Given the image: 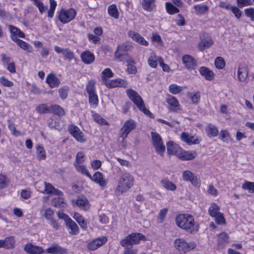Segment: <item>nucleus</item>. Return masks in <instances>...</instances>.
I'll list each match as a JSON object with an SVG mask.
<instances>
[{
    "label": "nucleus",
    "mask_w": 254,
    "mask_h": 254,
    "mask_svg": "<svg viewBox=\"0 0 254 254\" xmlns=\"http://www.w3.org/2000/svg\"><path fill=\"white\" fill-rule=\"evenodd\" d=\"M174 245L175 248L179 251L186 252L190 249L188 243L183 239H176L174 242Z\"/></svg>",
    "instance_id": "a211bd4d"
},
{
    "label": "nucleus",
    "mask_w": 254,
    "mask_h": 254,
    "mask_svg": "<svg viewBox=\"0 0 254 254\" xmlns=\"http://www.w3.org/2000/svg\"><path fill=\"white\" fill-rule=\"evenodd\" d=\"M133 182L134 178L129 173H124L118 180V185L115 190L116 194L120 195L127 191L133 186Z\"/></svg>",
    "instance_id": "f03ea898"
},
{
    "label": "nucleus",
    "mask_w": 254,
    "mask_h": 254,
    "mask_svg": "<svg viewBox=\"0 0 254 254\" xmlns=\"http://www.w3.org/2000/svg\"><path fill=\"white\" fill-rule=\"evenodd\" d=\"M136 122L131 119L127 120L121 129L120 137L125 139L127 137L129 133L135 128Z\"/></svg>",
    "instance_id": "423d86ee"
},
{
    "label": "nucleus",
    "mask_w": 254,
    "mask_h": 254,
    "mask_svg": "<svg viewBox=\"0 0 254 254\" xmlns=\"http://www.w3.org/2000/svg\"><path fill=\"white\" fill-rule=\"evenodd\" d=\"M24 250L26 252L30 254H42L44 252L41 247L34 246L30 243L26 244L24 247Z\"/></svg>",
    "instance_id": "2eb2a0df"
},
{
    "label": "nucleus",
    "mask_w": 254,
    "mask_h": 254,
    "mask_svg": "<svg viewBox=\"0 0 254 254\" xmlns=\"http://www.w3.org/2000/svg\"><path fill=\"white\" fill-rule=\"evenodd\" d=\"M220 207L215 203H212L208 209L210 216L215 218V220L218 224L225 223V219L223 214L220 212Z\"/></svg>",
    "instance_id": "20e7f679"
},
{
    "label": "nucleus",
    "mask_w": 254,
    "mask_h": 254,
    "mask_svg": "<svg viewBox=\"0 0 254 254\" xmlns=\"http://www.w3.org/2000/svg\"><path fill=\"white\" fill-rule=\"evenodd\" d=\"M66 226L70 230L69 233L75 235L79 233V229L76 223L70 218L66 223Z\"/></svg>",
    "instance_id": "a878e982"
},
{
    "label": "nucleus",
    "mask_w": 254,
    "mask_h": 254,
    "mask_svg": "<svg viewBox=\"0 0 254 254\" xmlns=\"http://www.w3.org/2000/svg\"><path fill=\"white\" fill-rule=\"evenodd\" d=\"M181 139L189 145L197 144L200 140L194 135H190L188 133L183 132L181 135Z\"/></svg>",
    "instance_id": "9b49d317"
},
{
    "label": "nucleus",
    "mask_w": 254,
    "mask_h": 254,
    "mask_svg": "<svg viewBox=\"0 0 254 254\" xmlns=\"http://www.w3.org/2000/svg\"><path fill=\"white\" fill-rule=\"evenodd\" d=\"M205 130L207 135L210 138L217 136L219 133L217 127L211 124H209L206 126Z\"/></svg>",
    "instance_id": "5701e85b"
},
{
    "label": "nucleus",
    "mask_w": 254,
    "mask_h": 254,
    "mask_svg": "<svg viewBox=\"0 0 254 254\" xmlns=\"http://www.w3.org/2000/svg\"><path fill=\"white\" fill-rule=\"evenodd\" d=\"M215 65L217 68L222 69L225 67V62L222 57H218L215 60Z\"/></svg>",
    "instance_id": "3c124183"
},
{
    "label": "nucleus",
    "mask_w": 254,
    "mask_h": 254,
    "mask_svg": "<svg viewBox=\"0 0 254 254\" xmlns=\"http://www.w3.org/2000/svg\"><path fill=\"white\" fill-rule=\"evenodd\" d=\"M115 58L119 62H127V63L131 62L134 63V60L127 53L115 56Z\"/></svg>",
    "instance_id": "f704fd0d"
},
{
    "label": "nucleus",
    "mask_w": 254,
    "mask_h": 254,
    "mask_svg": "<svg viewBox=\"0 0 254 254\" xmlns=\"http://www.w3.org/2000/svg\"><path fill=\"white\" fill-rule=\"evenodd\" d=\"M11 40L15 42L21 49L27 52H31L32 51V47L29 44L25 41L20 40L15 36H11Z\"/></svg>",
    "instance_id": "aec40b11"
},
{
    "label": "nucleus",
    "mask_w": 254,
    "mask_h": 254,
    "mask_svg": "<svg viewBox=\"0 0 254 254\" xmlns=\"http://www.w3.org/2000/svg\"><path fill=\"white\" fill-rule=\"evenodd\" d=\"M76 14V12L73 8H69L67 10L61 9L59 14V19L61 22L66 23L72 20Z\"/></svg>",
    "instance_id": "39448f33"
},
{
    "label": "nucleus",
    "mask_w": 254,
    "mask_h": 254,
    "mask_svg": "<svg viewBox=\"0 0 254 254\" xmlns=\"http://www.w3.org/2000/svg\"><path fill=\"white\" fill-rule=\"evenodd\" d=\"M46 252L52 254H64L66 250L57 244H54L46 250Z\"/></svg>",
    "instance_id": "412c9836"
},
{
    "label": "nucleus",
    "mask_w": 254,
    "mask_h": 254,
    "mask_svg": "<svg viewBox=\"0 0 254 254\" xmlns=\"http://www.w3.org/2000/svg\"><path fill=\"white\" fill-rule=\"evenodd\" d=\"M34 4L38 7L40 12L42 14L44 12L46 9V7H45L41 0H32Z\"/></svg>",
    "instance_id": "603ef678"
},
{
    "label": "nucleus",
    "mask_w": 254,
    "mask_h": 254,
    "mask_svg": "<svg viewBox=\"0 0 254 254\" xmlns=\"http://www.w3.org/2000/svg\"><path fill=\"white\" fill-rule=\"evenodd\" d=\"M0 240L3 249H11L14 247L15 241L13 236L7 237Z\"/></svg>",
    "instance_id": "4be33fe9"
},
{
    "label": "nucleus",
    "mask_w": 254,
    "mask_h": 254,
    "mask_svg": "<svg viewBox=\"0 0 254 254\" xmlns=\"http://www.w3.org/2000/svg\"><path fill=\"white\" fill-rule=\"evenodd\" d=\"M89 102L90 104L97 105L98 99L97 94L95 93L89 94Z\"/></svg>",
    "instance_id": "bf43d9fd"
},
{
    "label": "nucleus",
    "mask_w": 254,
    "mask_h": 254,
    "mask_svg": "<svg viewBox=\"0 0 254 254\" xmlns=\"http://www.w3.org/2000/svg\"><path fill=\"white\" fill-rule=\"evenodd\" d=\"M127 94L138 109L150 118H153V115L145 107L144 103L140 96L134 90L131 89L127 90Z\"/></svg>",
    "instance_id": "7ed1b4c3"
},
{
    "label": "nucleus",
    "mask_w": 254,
    "mask_h": 254,
    "mask_svg": "<svg viewBox=\"0 0 254 254\" xmlns=\"http://www.w3.org/2000/svg\"><path fill=\"white\" fill-rule=\"evenodd\" d=\"M36 111L40 114H44L46 113H51L50 107H49L45 104H42L36 107Z\"/></svg>",
    "instance_id": "37998d69"
},
{
    "label": "nucleus",
    "mask_w": 254,
    "mask_h": 254,
    "mask_svg": "<svg viewBox=\"0 0 254 254\" xmlns=\"http://www.w3.org/2000/svg\"><path fill=\"white\" fill-rule=\"evenodd\" d=\"M151 135L153 145L162 141L161 137L158 133L156 132H151Z\"/></svg>",
    "instance_id": "4d7b16f0"
},
{
    "label": "nucleus",
    "mask_w": 254,
    "mask_h": 254,
    "mask_svg": "<svg viewBox=\"0 0 254 254\" xmlns=\"http://www.w3.org/2000/svg\"><path fill=\"white\" fill-rule=\"evenodd\" d=\"M167 212V208H163L160 210L159 215L157 217V219H158L160 223L163 222V220H164L166 217Z\"/></svg>",
    "instance_id": "e2e57ef3"
},
{
    "label": "nucleus",
    "mask_w": 254,
    "mask_h": 254,
    "mask_svg": "<svg viewBox=\"0 0 254 254\" xmlns=\"http://www.w3.org/2000/svg\"><path fill=\"white\" fill-rule=\"evenodd\" d=\"M245 14L250 17L252 21H254V8L250 7L244 10Z\"/></svg>",
    "instance_id": "052dcab7"
},
{
    "label": "nucleus",
    "mask_w": 254,
    "mask_h": 254,
    "mask_svg": "<svg viewBox=\"0 0 254 254\" xmlns=\"http://www.w3.org/2000/svg\"><path fill=\"white\" fill-rule=\"evenodd\" d=\"M239 7H237L236 6H232L231 9H230L233 13L235 15V17L239 19L241 17L242 12V11L239 9Z\"/></svg>",
    "instance_id": "774afa93"
},
{
    "label": "nucleus",
    "mask_w": 254,
    "mask_h": 254,
    "mask_svg": "<svg viewBox=\"0 0 254 254\" xmlns=\"http://www.w3.org/2000/svg\"><path fill=\"white\" fill-rule=\"evenodd\" d=\"M89 179L103 188L106 186V181L104 178L103 174L100 172H95L93 176H91V178Z\"/></svg>",
    "instance_id": "dca6fc26"
},
{
    "label": "nucleus",
    "mask_w": 254,
    "mask_h": 254,
    "mask_svg": "<svg viewBox=\"0 0 254 254\" xmlns=\"http://www.w3.org/2000/svg\"><path fill=\"white\" fill-rule=\"evenodd\" d=\"M74 218L76 220L82 229L84 230H86L87 229V223L85 222L82 216L79 213H74Z\"/></svg>",
    "instance_id": "58836bf2"
},
{
    "label": "nucleus",
    "mask_w": 254,
    "mask_h": 254,
    "mask_svg": "<svg viewBox=\"0 0 254 254\" xmlns=\"http://www.w3.org/2000/svg\"><path fill=\"white\" fill-rule=\"evenodd\" d=\"M53 203L54 206L58 208L64 207L65 205L64 198L61 196L55 197L53 200Z\"/></svg>",
    "instance_id": "79ce46f5"
},
{
    "label": "nucleus",
    "mask_w": 254,
    "mask_h": 254,
    "mask_svg": "<svg viewBox=\"0 0 254 254\" xmlns=\"http://www.w3.org/2000/svg\"><path fill=\"white\" fill-rule=\"evenodd\" d=\"M128 35L133 40L139 44L146 46H148V42L146 41L144 38L142 37L139 33H136L133 31L130 30L128 32Z\"/></svg>",
    "instance_id": "f3484780"
},
{
    "label": "nucleus",
    "mask_w": 254,
    "mask_h": 254,
    "mask_svg": "<svg viewBox=\"0 0 254 254\" xmlns=\"http://www.w3.org/2000/svg\"><path fill=\"white\" fill-rule=\"evenodd\" d=\"M161 59V57H158L154 53H152L148 59V64L151 67L156 68L158 63L160 64Z\"/></svg>",
    "instance_id": "bb28decb"
},
{
    "label": "nucleus",
    "mask_w": 254,
    "mask_h": 254,
    "mask_svg": "<svg viewBox=\"0 0 254 254\" xmlns=\"http://www.w3.org/2000/svg\"><path fill=\"white\" fill-rule=\"evenodd\" d=\"M104 84L109 88H114L116 87H126L127 85V82L125 80L119 78L112 80H105Z\"/></svg>",
    "instance_id": "9d476101"
},
{
    "label": "nucleus",
    "mask_w": 254,
    "mask_h": 254,
    "mask_svg": "<svg viewBox=\"0 0 254 254\" xmlns=\"http://www.w3.org/2000/svg\"><path fill=\"white\" fill-rule=\"evenodd\" d=\"M199 72L200 74L204 76L206 80L210 81L214 78L213 72L209 70L208 68L202 66L199 68Z\"/></svg>",
    "instance_id": "cd10ccee"
},
{
    "label": "nucleus",
    "mask_w": 254,
    "mask_h": 254,
    "mask_svg": "<svg viewBox=\"0 0 254 254\" xmlns=\"http://www.w3.org/2000/svg\"><path fill=\"white\" fill-rule=\"evenodd\" d=\"M69 88L67 86H64L59 89V93L60 97L63 99H65L67 98Z\"/></svg>",
    "instance_id": "5fc2aeb1"
},
{
    "label": "nucleus",
    "mask_w": 254,
    "mask_h": 254,
    "mask_svg": "<svg viewBox=\"0 0 254 254\" xmlns=\"http://www.w3.org/2000/svg\"><path fill=\"white\" fill-rule=\"evenodd\" d=\"M182 61L186 67L188 69H193L196 65L194 58L189 55H185L182 58Z\"/></svg>",
    "instance_id": "6ab92c4d"
},
{
    "label": "nucleus",
    "mask_w": 254,
    "mask_h": 254,
    "mask_svg": "<svg viewBox=\"0 0 254 254\" xmlns=\"http://www.w3.org/2000/svg\"><path fill=\"white\" fill-rule=\"evenodd\" d=\"M46 82L51 88L57 87L60 84V80L53 74H50L47 76Z\"/></svg>",
    "instance_id": "393cba45"
},
{
    "label": "nucleus",
    "mask_w": 254,
    "mask_h": 254,
    "mask_svg": "<svg viewBox=\"0 0 254 254\" xmlns=\"http://www.w3.org/2000/svg\"><path fill=\"white\" fill-rule=\"evenodd\" d=\"M68 130L70 134L78 142H84L86 139L84 138L83 132L79 128L74 125H71L68 127Z\"/></svg>",
    "instance_id": "0eeeda50"
},
{
    "label": "nucleus",
    "mask_w": 254,
    "mask_h": 254,
    "mask_svg": "<svg viewBox=\"0 0 254 254\" xmlns=\"http://www.w3.org/2000/svg\"><path fill=\"white\" fill-rule=\"evenodd\" d=\"M213 40L210 37H207L206 38H202L201 41L198 45V48L199 50L201 51L209 48L213 44Z\"/></svg>",
    "instance_id": "b1692460"
},
{
    "label": "nucleus",
    "mask_w": 254,
    "mask_h": 254,
    "mask_svg": "<svg viewBox=\"0 0 254 254\" xmlns=\"http://www.w3.org/2000/svg\"><path fill=\"white\" fill-rule=\"evenodd\" d=\"M242 188L249 190L251 193H253L254 192V182H246L243 185Z\"/></svg>",
    "instance_id": "864d4df0"
},
{
    "label": "nucleus",
    "mask_w": 254,
    "mask_h": 254,
    "mask_svg": "<svg viewBox=\"0 0 254 254\" xmlns=\"http://www.w3.org/2000/svg\"><path fill=\"white\" fill-rule=\"evenodd\" d=\"M161 183L163 187L168 190L174 191L176 190V185L167 179H163Z\"/></svg>",
    "instance_id": "4c0bfd02"
},
{
    "label": "nucleus",
    "mask_w": 254,
    "mask_h": 254,
    "mask_svg": "<svg viewBox=\"0 0 254 254\" xmlns=\"http://www.w3.org/2000/svg\"><path fill=\"white\" fill-rule=\"evenodd\" d=\"M102 83L104 84L105 80H108L107 78L113 77L114 73L110 68H107L102 71Z\"/></svg>",
    "instance_id": "c03bdc74"
},
{
    "label": "nucleus",
    "mask_w": 254,
    "mask_h": 254,
    "mask_svg": "<svg viewBox=\"0 0 254 254\" xmlns=\"http://www.w3.org/2000/svg\"><path fill=\"white\" fill-rule=\"evenodd\" d=\"M166 8L167 11L170 14H173L179 12V9L170 2H167L166 3Z\"/></svg>",
    "instance_id": "49530a36"
},
{
    "label": "nucleus",
    "mask_w": 254,
    "mask_h": 254,
    "mask_svg": "<svg viewBox=\"0 0 254 254\" xmlns=\"http://www.w3.org/2000/svg\"><path fill=\"white\" fill-rule=\"evenodd\" d=\"M8 29L10 32L11 35L10 37L11 38V36H15L17 37V36L19 37L20 38H25V34L21 31L19 28L12 26V25H9L8 26Z\"/></svg>",
    "instance_id": "2f4dec72"
},
{
    "label": "nucleus",
    "mask_w": 254,
    "mask_h": 254,
    "mask_svg": "<svg viewBox=\"0 0 254 254\" xmlns=\"http://www.w3.org/2000/svg\"><path fill=\"white\" fill-rule=\"evenodd\" d=\"M36 155L39 160L46 159V153L42 145H38L36 146Z\"/></svg>",
    "instance_id": "e433bc0d"
},
{
    "label": "nucleus",
    "mask_w": 254,
    "mask_h": 254,
    "mask_svg": "<svg viewBox=\"0 0 254 254\" xmlns=\"http://www.w3.org/2000/svg\"><path fill=\"white\" fill-rule=\"evenodd\" d=\"M108 12L111 16L116 19H118L119 17V11L115 4H111L108 6Z\"/></svg>",
    "instance_id": "72a5a7b5"
},
{
    "label": "nucleus",
    "mask_w": 254,
    "mask_h": 254,
    "mask_svg": "<svg viewBox=\"0 0 254 254\" xmlns=\"http://www.w3.org/2000/svg\"><path fill=\"white\" fill-rule=\"evenodd\" d=\"M81 61L86 64H91L95 61L94 55L89 51L83 52L80 55Z\"/></svg>",
    "instance_id": "ddd939ff"
},
{
    "label": "nucleus",
    "mask_w": 254,
    "mask_h": 254,
    "mask_svg": "<svg viewBox=\"0 0 254 254\" xmlns=\"http://www.w3.org/2000/svg\"><path fill=\"white\" fill-rule=\"evenodd\" d=\"M219 138L223 142L228 143L230 137L229 132L226 130H222L220 131Z\"/></svg>",
    "instance_id": "de8ad7c7"
},
{
    "label": "nucleus",
    "mask_w": 254,
    "mask_h": 254,
    "mask_svg": "<svg viewBox=\"0 0 254 254\" xmlns=\"http://www.w3.org/2000/svg\"><path fill=\"white\" fill-rule=\"evenodd\" d=\"M169 90L171 93L173 94H177L181 92L182 88L177 84H172L169 86Z\"/></svg>",
    "instance_id": "09e8293b"
},
{
    "label": "nucleus",
    "mask_w": 254,
    "mask_h": 254,
    "mask_svg": "<svg viewBox=\"0 0 254 254\" xmlns=\"http://www.w3.org/2000/svg\"><path fill=\"white\" fill-rule=\"evenodd\" d=\"M195 156L190 151H184L182 152L180 158L183 160H190L193 159Z\"/></svg>",
    "instance_id": "8fccbe9b"
},
{
    "label": "nucleus",
    "mask_w": 254,
    "mask_h": 254,
    "mask_svg": "<svg viewBox=\"0 0 254 254\" xmlns=\"http://www.w3.org/2000/svg\"><path fill=\"white\" fill-rule=\"evenodd\" d=\"M95 82L94 80H91L88 82L86 86V91L88 94L95 92Z\"/></svg>",
    "instance_id": "6e6d98bb"
},
{
    "label": "nucleus",
    "mask_w": 254,
    "mask_h": 254,
    "mask_svg": "<svg viewBox=\"0 0 254 254\" xmlns=\"http://www.w3.org/2000/svg\"><path fill=\"white\" fill-rule=\"evenodd\" d=\"M135 62L134 63L129 62L127 64V71L130 74H135L137 72L136 67L135 66Z\"/></svg>",
    "instance_id": "0e129e2a"
},
{
    "label": "nucleus",
    "mask_w": 254,
    "mask_h": 254,
    "mask_svg": "<svg viewBox=\"0 0 254 254\" xmlns=\"http://www.w3.org/2000/svg\"><path fill=\"white\" fill-rule=\"evenodd\" d=\"M180 147L173 141H170L167 143V151L169 155H173L179 152Z\"/></svg>",
    "instance_id": "c756f323"
},
{
    "label": "nucleus",
    "mask_w": 254,
    "mask_h": 254,
    "mask_svg": "<svg viewBox=\"0 0 254 254\" xmlns=\"http://www.w3.org/2000/svg\"><path fill=\"white\" fill-rule=\"evenodd\" d=\"M93 118H94V120L98 123L99 124L101 125H107L108 123L107 122L103 119L102 117L99 116L98 114L94 113L93 114Z\"/></svg>",
    "instance_id": "13d9d810"
},
{
    "label": "nucleus",
    "mask_w": 254,
    "mask_h": 254,
    "mask_svg": "<svg viewBox=\"0 0 254 254\" xmlns=\"http://www.w3.org/2000/svg\"><path fill=\"white\" fill-rule=\"evenodd\" d=\"M237 5L239 7L251 5L253 3L251 0H237Z\"/></svg>",
    "instance_id": "69168bd1"
},
{
    "label": "nucleus",
    "mask_w": 254,
    "mask_h": 254,
    "mask_svg": "<svg viewBox=\"0 0 254 254\" xmlns=\"http://www.w3.org/2000/svg\"><path fill=\"white\" fill-rule=\"evenodd\" d=\"M182 178L184 181L191 182V184L194 186L199 187L200 186V180L189 170H186L183 172Z\"/></svg>",
    "instance_id": "1a4fd4ad"
},
{
    "label": "nucleus",
    "mask_w": 254,
    "mask_h": 254,
    "mask_svg": "<svg viewBox=\"0 0 254 254\" xmlns=\"http://www.w3.org/2000/svg\"><path fill=\"white\" fill-rule=\"evenodd\" d=\"M248 67L246 65H240L238 70V76L239 80L241 82L245 81L248 78Z\"/></svg>",
    "instance_id": "4468645a"
},
{
    "label": "nucleus",
    "mask_w": 254,
    "mask_h": 254,
    "mask_svg": "<svg viewBox=\"0 0 254 254\" xmlns=\"http://www.w3.org/2000/svg\"><path fill=\"white\" fill-rule=\"evenodd\" d=\"M107 241L106 237H102L100 238L96 239L88 244L87 248L91 251H94L98 248L102 246Z\"/></svg>",
    "instance_id": "f8f14e48"
},
{
    "label": "nucleus",
    "mask_w": 254,
    "mask_h": 254,
    "mask_svg": "<svg viewBox=\"0 0 254 254\" xmlns=\"http://www.w3.org/2000/svg\"><path fill=\"white\" fill-rule=\"evenodd\" d=\"M0 83L5 87H10L13 86V83L5 78L3 76L0 77Z\"/></svg>",
    "instance_id": "680f3d73"
},
{
    "label": "nucleus",
    "mask_w": 254,
    "mask_h": 254,
    "mask_svg": "<svg viewBox=\"0 0 254 254\" xmlns=\"http://www.w3.org/2000/svg\"><path fill=\"white\" fill-rule=\"evenodd\" d=\"M54 214V211L50 208H48L45 210L44 216L45 217L49 220H51L53 218V216Z\"/></svg>",
    "instance_id": "338daca9"
},
{
    "label": "nucleus",
    "mask_w": 254,
    "mask_h": 254,
    "mask_svg": "<svg viewBox=\"0 0 254 254\" xmlns=\"http://www.w3.org/2000/svg\"><path fill=\"white\" fill-rule=\"evenodd\" d=\"M167 102L170 105L171 109L173 110H175L179 106L178 100L173 96H169L167 99Z\"/></svg>",
    "instance_id": "a18cd8bd"
},
{
    "label": "nucleus",
    "mask_w": 254,
    "mask_h": 254,
    "mask_svg": "<svg viewBox=\"0 0 254 254\" xmlns=\"http://www.w3.org/2000/svg\"><path fill=\"white\" fill-rule=\"evenodd\" d=\"M176 222L178 227L191 233L196 232L198 230L199 227L194 223V218L191 215L181 214L177 217Z\"/></svg>",
    "instance_id": "f257e3e1"
},
{
    "label": "nucleus",
    "mask_w": 254,
    "mask_h": 254,
    "mask_svg": "<svg viewBox=\"0 0 254 254\" xmlns=\"http://www.w3.org/2000/svg\"><path fill=\"white\" fill-rule=\"evenodd\" d=\"M193 8L196 15H203L209 11V7L206 5L196 4Z\"/></svg>",
    "instance_id": "473e14b6"
},
{
    "label": "nucleus",
    "mask_w": 254,
    "mask_h": 254,
    "mask_svg": "<svg viewBox=\"0 0 254 254\" xmlns=\"http://www.w3.org/2000/svg\"><path fill=\"white\" fill-rule=\"evenodd\" d=\"M74 166L77 171L86 175L89 178H91V174L89 173L84 165H77L76 163H74Z\"/></svg>",
    "instance_id": "a19ab883"
},
{
    "label": "nucleus",
    "mask_w": 254,
    "mask_h": 254,
    "mask_svg": "<svg viewBox=\"0 0 254 254\" xmlns=\"http://www.w3.org/2000/svg\"><path fill=\"white\" fill-rule=\"evenodd\" d=\"M156 0H143L142 2V8L148 12L151 11L155 7Z\"/></svg>",
    "instance_id": "7c9ffc66"
},
{
    "label": "nucleus",
    "mask_w": 254,
    "mask_h": 254,
    "mask_svg": "<svg viewBox=\"0 0 254 254\" xmlns=\"http://www.w3.org/2000/svg\"><path fill=\"white\" fill-rule=\"evenodd\" d=\"M76 204L79 207L84 210H87L90 208L89 202L84 196L79 197L76 201Z\"/></svg>",
    "instance_id": "c85d7f7f"
},
{
    "label": "nucleus",
    "mask_w": 254,
    "mask_h": 254,
    "mask_svg": "<svg viewBox=\"0 0 254 254\" xmlns=\"http://www.w3.org/2000/svg\"><path fill=\"white\" fill-rule=\"evenodd\" d=\"M55 51L58 54H62L64 58L70 62L72 61H76V59L74 53L69 48H62L58 46L54 47Z\"/></svg>",
    "instance_id": "6e6552de"
},
{
    "label": "nucleus",
    "mask_w": 254,
    "mask_h": 254,
    "mask_svg": "<svg viewBox=\"0 0 254 254\" xmlns=\"http://www.w3.org/2000/svg\"><path fill=\"white\" fill-rule=\"evenodd\" d=\"M51 112H53L55 114L59 116H64L65 114L64 111L60 106L55 105L50 107Z\"/></svg>",
    "instance_id": "ea45409f"
},
{
    "label": "nucleus",
    "mask_w": 254,
    "mask_h": 254,
    "mask_svg": "<svg viewBox=\"0 0 254 254\" xmlns=\"http://www.w3.org/2000/svg\"><path fill=\"white\" fill-rule=\"evenodd\" d=\"M153 145L156 153L160 155L161 157H163L164 155L166 147L163 143V141L160 142L155 143Z\"/></svg>",
    "instance_id": "c9c22d12"
}]
</instances>
